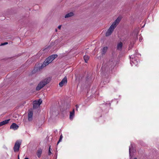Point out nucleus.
<instances>
[{"mask_svg": "<svg viewBox=\"0 0 159 159\" xmlns=\"http://www.w3.org/2000/svg\"><path fill=\"white\" fill-rule=\"evenodd\" d=\"M123 44L122 42L119 43L117 45V49L119 50H121Z\"/></svg>", "mask_w": 159, "mask_h": 159, "instance_id": "nucleus-16", "label": "nucleus"}, {"mask_svg": "<svg viewBox=\"0 0 159 159\" xmlns=\"http://www.w3.org/2000/svg\"><path fill=\"white\" fill-rule=\"evenodd\" d=\"M68 108L70 107V105H68Z\"/></svg>", "mask_w": 159, "mask_h": 159, "instance_id": "nucleus-28", "label": "nucleus"}, {"mask_svg": "<svg viewBox=\"0 0 159 159\" xmlns=\"http://www.w3.org/2000/svg\"><path fill=\"white\" fill-rule=\"evenodd\" d=\"M121 20V17H118L116 20L112 23L111 25L107 31L106 36H108L110 35L114 31V29L117 26Z\"/></svg>", "mask_w": 159, "mask_h": 159, "instance_id": "nucleus-1", "label": "nucleus"}, {"mask_svg": "<svg viewBox=\"0 0 159 159\" xmlns=\"http://www.w3.org/2000/svg\"><path fill=\"white\" fill-rule=\"evenodd\" d=\"M35 102H37L39 104V105L40 106V105L42 102V101L41 99H40L38 101H35Z\"/></svg>", "mask_w": 159, "mask_h": 159, "instance_id": "nucleus-21", "label": "nucleus"}, {"mask_svg": "<svg viewBox=\"0 0 159 159\" xmlns=\"http://www.w3.org/2000/svg\"><path fill=\"white\" fill-rule=\"evenodd\" d=\"M57 54L52 55L44 61L43 63L39 67V69H41L48 65L55 58L57 57Z\"/></svg>", "mask_w": 159, "mask_h": 159, "instance_id": "nucleus-2", "label": "nucleus"}, {"mask_svg": "<svg viewBox=\"0 0 159 159\" xmlns=\"http://www.w3.org/2000/svg\"><path fill=\"white\" fill-rule=\"evenodd\" d=\"M50 147L51 146H50L49 147V151H48V155H50L51 154H52V152L51 151V150H50Z\"/></svg>", "mask_w": 159, "mask_h": 159, "instance_id": "nucleus-23", "label": "nucleus"}, {"mask_svg": "<svg viewBox=\"0 0 159 159\" xmlns=\"http://www.w3.org/2000/svg\"><path fill=\"white\" fill-rule=\"evenodd\" d=\"M76 109H78V108H79V106L78 105H76Z\"/></svg>", "mask_w": 159, "mask_h": 159, "instance_id": "nucleus-26", "label": "nucleus"}, {"mask_svg": "<svg viewBox=\"0 0 159 159\" xmlns=\"http://www.w3.org/2000/svg\"><path fill=\"white\" fill-rule=\"evenodd\" d=\"M144 25H144L143 26H142V28H143L144 26Z\"/></svg>", "mask_w": 159, "mask_h": 159, "instance_id": "nucleus-32", "label": "nucleus"}, {"mask_svg": "<svg viewBox=\"0 0 159 159\" xmlns=\"http://www.w3.org/2000/svg\"><path fill=\"white\" fill-rule=\"evenodd\" d=\"M111 104L110 103H107L105 104H103L101 105V107L103 108V109H102V111H105V109L104 108H106V109H108L109 107L110 106Z\"/></svg>", "mask_w": 159, "mask_h": 159, "instance_id": "nucleus-7", "label": "nucleus"}, {"mask_svg": "<svg viewBox=\"0 0 159 159\" xmlns=\"http://www.w3.org/2000/svg\"><path fill=\"white\" fill-rule=\"evenodd\" d=\"M21 143V140L16 141L13 147V150L15 152H17L19 151Z\"/></svg>", "mask_w": 159, "mask_h": 159, "instance_id": "nucleus-6", "label": "nucleus"}, {"mask_svg": "<svg viewBox=\"0 0 159 159\" xmlns=\"http://www.w3.org/2000/svg\"><path fill=\"white\" fill-rule=\"evenodd\" d=\"M142 40V38H140L139 39V40L140 41H141V40Z\"/></svg>", "mask_w": 159, "mask_h": 159, "instance_id": "nucleus-27", "label": "nucleus"}, {"mask_svg": "<svg viewBox=\"0 0 159 159\" xmlns=\"http://www.w3.org/2000/svg\"><path fill=\"white\" fill-rule=\"evenodd\" d=\"M62 138H63V136H62V134H61V136H60L59 139L58 141V142L57 144L59 143L61 141Z\"/></svg>", "mask_w": 159, "mask_h": 159, "instance_id": "nucleus-22", "label": "nucleus"}, {"mask_svg": "<svg viewBox=\"0 0 159 159\" xmlns=\"http://www.w3.org/2000/svg\"><path fill=\"white\" fill-rule=\"evenodd\" d=\"M134 159H137V158H136V157H135V158H134Z\"/></svg>", "mask_w": 159, "mask_h": 159, "instance_id": "nucleus-33", "label": "nucleus"}, {"mask_svg": "<svg viewBox=\"0 0 159 159\" xmlns=\"http://www.w3.org/2000/svg\"><path fill=\"white\" fill-rule=\"evenodd\" d=\"M49 82V81L48 79H46L43 80L38 84L36 88V90L37 91L39 90Z\"/></svg>", "mask_w": 159, "mask_h": 159, "instance_id": "nucleus-5", "label": "nucleus"}, {"mask_svg": "<svg viewBox=\"0 0 159 159\" xmlns=\"http://www.w3.org/2000/svg\"><path fill=\"white\" fill-rule=\"evenodd\" d=\"M24 159H29V158H27V157H25V158Z\"/></svg>", "mask_w": 159, "mask_h": 159, "instance_id": "nucleus-29", "label": "nucleus"}, {"mask_svg": "<svg viewBox=\"0 0 159 159\" xmlns=\"http://www.w3.org/2000/svg\"><path fill=\"white\" fill-rule=\"evenodd\" d=\"M19 128L18 125L15 123H13L11 125L10 128L14 130H17Z\"/></svg>", "mask_w": 159, "mask_h": 159, "instance_id": "nucleus-10", "label": "nucleus"}, {"mask_svg": "<svg viewBox=\"0 0 159 159\" xmlns=\"http://www.w3.org/2000/svg\"><path fill=\"white\" fill-rule=\"evenodd\" d=\"M138 34V30H135L133 33V34H134V35L135 36L136 38H137V36Z\"/></svg>", "mask_w": 159, "mask_h": 159, "instance_id": "nucleus-17", "label": "nucleus"}, {"mask_svg": "<svg viewBox=\"0 0 159 159\" xmlns=\"http://www.w3.org/2000/svg\"><path fill=\"white\" fill-rule=\"evenodd\" d=\"M67 83V78L66 77H65L62 81L59 83V85L61 87H62L64 84H66Z\"/></svg>", "mask_w": 159, "mask_h": 159, "instance_id": "nucleus-9", "label": "nucleus"}, {"mask_svg": "<svg viewBox=\"0 0 159 159\" xmlns=\"http://www.w3.org/2000/svg\"><path fill=\"white\" fill-rule=\"evenodd\" d=\"M75 109H73V110L71 111L70 112L69 119L71 120H72L73 119L74 117L75 116Z\"/></svg>", "mask_w": 159, "mask_h": 159, "instance_id": "nucleus-11", "label": "nucleus"}, {"mask_svg": "<svg viewBox=\"0 0 159 159\" xmlns=\"http://www.w3.org/2000/svg\"><path fill=\"white\" fill-rule=\"evenodd\" d=\"M84 59L86 63H87V61H88L89 59V57L87 55H85L84 57Z\"/></svg>", "mask_w": 159, "mask_h": 159, "instance_id": "nucleus-20", "label": "nucleus"}, {"mask_svg": "<svg viewBox=\"0 0 159 159\" xmlns=\"http://www.w3.org/2000/svg\"><path fill=\"white\" fill-rule=\"evenodd\" d=\"M39 105L37 102H35V101L33 102V107L34 108H36L39 107Z\"/></svg>", "mask_w": 159, "mask_h": 159, "instance_id": "nucleus-18", "label": "nucleus"}, {"mask_svg": "<svg viewBox=\"0 0 159 159\" xmlns=\"http://www.w3.org/2000/svg\"><path fill=\"white\" fill-rule=\"evenodd\" d=\"M108 48L107 47H104L102 49L101 51L102 54V55H104L107 52Z\"/></svg>", "mask_w": 159, "mask_h": 159, "instance_id": "nucleus-15", "label": "nucleus"}, {"mask_svg": "<svg viewBox=\"0 0 159 159\" xmlns=\"http://www.w3.org/2000/svg\"><path fill=\"white\" fill-rule=\"evenodd\" d=\"M74 14L72 12H70L66 14L65 16V18H67L71 17L74 15Z\"/></svg>", "mask_w": 159, "mask_h": 159, "instance_id": "nucleus-14", "label": "nucleus"}, {"mask_svg": "<svg viewBox=\"0 0 159 159\" xmlns=\"http://www.w3.org/2000/svg\"><path fill=\"white\" fill-rule=\"evenodd\" d=\"M42 152V149L41 148L39 149L37 152V155L39 158L41 157Z\"/></svg>", "mask_w": 159, "mask_h": 159, "instance_id": "nucleus-12", "label": "nucleus"}, {"mask_svg": "<svg viewBox=\"0 0 159 159\" xmlns=\"http://www.w3.org/2000/svg\"><path fill=\"white\" fill-rule=\"evenodd\" d=\"M133 146L132 144H131V145L129 146V154L130 156L131 155V153L133 151V149H132Z\"/></svg>", "mask_w": 159, "mask_h": 159, "instance_id": "nucleus-19", "label": "nucleus"}, {"mask_svg": "<svg viewBox=\"0 0 159 159\" xmlns=\"http://www.w3.org/2000/svg\"><path fill=\"white\" fill-rule=\"evenodd\" d=\"M140 56V54L138 53L137 51H135V53L131 55L130 57V64L132 66L134 65L137 66L138 65V61H137V57H139V56Z\"/></svg>", "mask_w": 159, "mask_h": 159, "instance_id": "nucleus-3", "label": "nucleus"}, {"mask_svg": "<svg viewBox=\"0 0 159 159\" xmlns=\"http://www.w3.org/2000/svg\"><path fill=\"white\" fill-rule=\"evenodd\" d=\"M7 44H8V43L7 42H5V43H2L1 44V45L2 46V45H5Z\"/></svg>", "mask_w": 159, "mask_h": 159, "instance_id": "nucleus-24", "label": "nucleus"}, {"mask_svg": "<svg viewBox=\"0 0 159 159\" xmlns=\"http://www.w3.org/2000/svg\"><path fill=\"white\" fill-rule=\"evenodd\" d=\"M55 31H56V32H57V29H55Z\"/></svg>", "mask_w": 159, "mask_h": 159, "instance_id": "nucleus-31", "label": "nucleus"}, {"mask_svg": "<svg viewBox=\"0 0 159 159\" xmlns=\"http://www.w3.org/2000/svg\"><path fill=\"white\" fill-rule=\"evenodd\" d=\"M56 157H57V153H56Z\"/></svg>", "mask_w": 159, "mask_h": 159, "instance_id": "nucleus-30", "label": "nucleus"}, {"mask_svg": "<svg viewBox=\"0 0 159 159\" xmlns=\"http://www.w3.org/2000/svg\"><path fill=\"white\" fill-rule=\"evenodd\" d=\"M33 115V111L32 110L29 111L28 114V120L29 121H31L32 120V117Z\"/></svg>", "mask_w": 159, "mask_h": 159, "instance_id": "nucleus-8", "label": "nucleus"}, {"mask_svg": "<svg viewBox=\"0 0 159 159\" xmlns=\"http://www.w3.org/2000/svg\"><path fill=\"white\" fill-rule=\"evenodd\" d=\"M61 25H60L58 26V28L59 29H60L61 28Z\"/></svg>", "mask_w": 159, "mask_h": 159, "instance_id": "nucleus-25", "label": "nucleus"}, {"mask_svg": "<svg viewBox=\"0 0 159 159\" xmlns=\"http://www.w3.org/2000/svg\"><path fill=\"white\" fill-rule=\"evenodd\" d=\"M10 119L6 120H4L0 122V126H1L3 125L6 124L8 123L9 121H10Z\"/></svg>", "mask_w": 159, "mask_h": 159, "instance_id": "nucleus-13", "label": "nucleus"}, {"mask_svg": "<svg viewBox=\"0 0 159 159\" xmlns=\"http://www.w3.org/2000/svg\"><path fill=\"white\" fill-rule=\"evenodd\" d=\"M116 65V63L114 61H109L106 66H102L101 69L102 70H105H105H106L107 69H108L109 68V69H111L115 67Z\"/></svg>", "mask_w": 159, "mask_h": 159, "instance_id": "nucleus-4", "label": "nucleus"}, {"mask_svg": "<svg viewBox=\"0 0 159 159\" xmlns=\"http://www.w3.org/2000/svg\"><path fill=\"white\" fill-rule=\"evenodd\" d=\"M76 111H78V109H76Z\"/></svg>", "mask_w": 159, "mask_h": 159, "instance_id": "nucleus-34", "label": "nucleus"}]
</instances>
